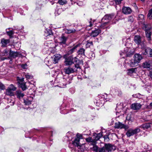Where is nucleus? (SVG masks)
<instances>
[{
    "label": "nucleus",
    "mask_w": 152,
    "mask_h": 152,
    "mask_svg": "<svg viewBox=\"0 0 152 152\" xmlns=\"http://www.w3.org/2000/svg\"><path fill=\"white\" fill-rule=\"evenodd\" d=\"M134 58V59L130 63V65L131 67L137 66L142 58V56L139 54H135Z\"/></svg>",
    "instance_id": "f257e3e1"
},
{
    "label": "nucleus",
    "mask_w": 152,
    "mask_h": 152,
    "mask_svg": "<svg viewBox=\"0 0 152 152\" xmlns=\"http://www.w3.org/2000/svg\"><path fill=\"white\" fill-rule=\"evenodd\" d=\"M79 68H80L79 65H76L73 67L71 66L65 67L64 68V70L65 74L69 75L77 71V69Z\"/></svg>",
    "instance_id": "f03ea898"
},
{
    "label": "nucleus",
    "mask_w": 152,
    "mask_h": 152,
    "mask_svg": "<svg viewBox=\"0 0 152 152\" xmlns=\"http://www.w3.org/2000/svg\"><path fill=\"white\" fill-rule=\"evenodd\" d=\"M143 29L145 31V35L146 37L148 38V40L151 39V28L149 25L144 24L143 26Z\"/></svg>",
    "instance_id": "7ed1b4c3"
},
{
    "label": "nucleus",
    "mask_w": 152,
    "mask_h": 152,
    "mask_svg": "<svg viewBox=\"0 0 152 152\" xmlns=\"http://www.w3.org/2000/svg\"><path fill=\"white\" fill-rule=\"evenodd\" d=\"M114 18V15L112 14L106 15L102 19V22H103V24L105 25L107 23L113 18Z\"/></svg>",
    "instance_id": "20e7f679"
},
{
    "label": "nucleus",
    "mask_w": 152,
    "mask_h": 152,
    "mask_svg": "<svg viewBox=\"0 0 152 152\" xmlns=\"http://www.w3.org/2000/svg\"><path fill=\"white\" fill-rule=\"evenodd\" d=\"M76 59V57L73 58L71 56H69L65 59L64 61L65 65L66 66L71 65L72 64L74 63V61H77L75 60Z\"/></svg>",
    "instance_id": "39448f33"
},
{
    "label": "nucleus",
    "mask_w": 152,
    "mask_h": 152,
    "mask_svg": "<svg viewBox=\"0 0 152 152\" xmlns=\"http://www.w3.org/2000/svg\"><path fill=\"white\" fill-rule=\"evenodd\" d=\"M140 131V129L138 128H137L134 130L130 129L127 131L126 133V134L127 137H130L131 136L138 133Z\"/></svg>",
    "instance_id": "423d86ee"
},
{
    "label": "nucleus",
    "mask_w": 152,
    "mask_h": 152,
    "mask_svg": "<svg viewBox=\"0 0 152 152\" xmlns=\"http://www.w3.org/2000/svg\"><path fill=\"white\" fill-rule=\"evenodd\" d=\"M115 128L117 129H124L125 130L129 128L128 126L124 125L119 122H116L115 124Z\"/></svg>",
    "instance_id": "0eeeda50"
},
{
    "label": "nucleus",
    "mask_w": 152,
    "mask_h": 152,
    "mask_svg": "<svg viewBox=\"0 0 152 152\" xmlns=\"http://www.w3.org/2000/svg\"><path fill=\"white\" fill-rule=\"evenodd\" d=\"M54 43L53 42H45L44 43L43 46V50H45L46 52L48 53V50L52 46H53Z\"/></svg>",
    "instance_id": "6e6552de"
},
{
    "label": "nucleus",
    "mask_w": 152,
    "mask_h": 152,
    "mask_svg": "<svg viewBox=\"0 0 152 152\" xmlns=\"http://www.w3.org/2000/svg\"><path fill=\"white\" fill-rule=\"evenodd\" d=\"M142 105L139 103H135L132 104L131 105V108L134 110H138L140 109Z\"/></svg>",
    "instance_id": "1a4fd4ad"
},
{
    "label": "nucleus",
    "mask_w": 152,
    "mask_h": 152,
    "mask_svg": "<svg viewBox=\"0 0 152 152\" xmlns=\"http://www.w3.org/2000/svg\"><path fill=\"white\" fill-rule=\"evenodd\" d=\"M60 43L62 44H65L67 39V37H66L64 34H62L59 38Z\"/></svg>",
    "instance_id": "9d476101"
},
{
    "label": "nucleus",
    "mask_w": 152,
    "mask_h": 152,
    "mask_svg": "<svg viewBox=\"0 0 152 152\" xmlns=\"http://www.w3.org/2000/svg\"><path fill=\"white\" fill-rule=\"evenodd\" d=\"M33 100V97L30 96H28L27 97L24 99V103L25 105H29L31 104Z\"/></svg>",
    "instance_id": "9b49d317"
},
{
    "label": "nucleus",
    "mask_w": 152,
    "mask_h": 152,
    "mask_svg": "<svg viewBox=\"0 0 152 152\" xmlns=\"http://www.w3.org/2000/svg\"><path fill=\"white\" fill-rule=\"evenodd\" d=\"M44 35L48 38L49 37H53L52 30L50 28H47L45 31Z\"/></svg>",
    "instance_id": "f8f14e48"
},
{
    "label": "nucleus",
    "mask_w": 152,
    "mask_h": 152,
    "mask_svg": "<svg viewBox=\"0 0 152 152\" xmlns=\"http://www.w3.org/2000/svg\"><path fill=\"white\" fill-rule=\"evenodd\" d=\"M137 68H132L129 69L127 71V74L129 75L133 76L136 74Z\"/></svg>",
    "instance_id": "ddd939ff"
},
{
    "label": "nucleus",
    "mask_w": 152,
    "mask_h": 152,
    "mask_svg": "<svg viewBox=\"0 0 152 152\" xmlns=\"http://www.w3.org/2000/svg\"><path fill=\"white\" fill-rule=\"evenodd\" d=\"M21 55V53L19 52H15L10 50V56L11 57L15 58L17 57L20 56Z\"/></svg>",
    "instance_id": "4468645a"
},
{
    "label": "nucleus",
    "mask_w": 152,
    "mask_h": 152,
    "mask_svg": "<svg viewBox=\"0 0 152 152\" xmlns=\"http://www.w3.org/2000/svg\"><path fill=\"white\" fill-rule=\"evenodd\" d=\"M61 57V55L60 54H56L53 55L52 58L53 63L55 64L58 63Z\"/></svg>",
    "instance_id": "2eb2a0df"
},
{
    "label": "nucleus",
    "mask_w": 152,
    "mask_h": 152,
    "mask_svg": "<svg viewBox=\"0 0 152 152\" xmlns=\"http://www.w3.org/2000/svg\"><path fill=\"white\" fill-rule=\"evenodd\" d=\"M125 56L127 57H130L133 55L134 53L133 50H131V49L126 48H125Z\"/></svg>",
    "instance_id": "dca6fc26"
},
{
    "label": "nucleus",
    "mask_w": 152,
    "mask_h": 152,
    "mask_svg": "<svg viewBox=\"0 0 152 152\" xmlns=\"http://www.w3.org/2000/svg\"><path fill=\"white\" fill-rule=\"evenodd\" d=\"M101 31L100 29H96L92 31L91 36L93 37H95L101 33Z\"/></svg>",
    "instance_id": "f3484780"
},
{
    "label": "nucleus",
    "mask_w": 152,
    "mask_h": 152,
    "mask_svg": "<svg viewBox=\"0 0 152 152\" xmlns=\"http://www.w3.org/2000/svg\"><path fill=\"white\" fill-rule=\"evenodd\" d=\"M122 12L125 14H129L132 12L131 9L129 7H124L122 9Z\"/></svg>",
    "instance_id": "a211bd4d"
},
{
    "label": "nucleus",
    "mask_w": 152,
    "mask_h": 152,
    "mask_svg": "<svg viewBox=\"0 0 152 152\" xmlns=\"http://www.w3.org/2000/svg\"><path fill=\"white\" fill-rule=\"evenodd\" d=\"M107 95L106 94H101L99 96V98L100 99H99L102 102L101 103L103 104L105 101V100L107 101L106 99L107 98Z\"/></svg>",
    "instance_id": "6ab92c4d"
},
{
    "label": "nucleus",
    "mask_w": 152,
    "mask_h": 152,
    "mask_svg": "<svg viewBox=\"0 0 152 152\" xmlns=\"http://www.w3.org/2000/svg\"><path fill=\"white\" fill-rule=\"evenodd\" d=\"M16 95L17 98L20 99L23 98L24 96L23 93L20 91H17L16 92Z\"/></svg>",
    "instance_id": "aec40b11"
},
{
    "label": "nucleus",
    "mask_w": 152,
    "mask_h": 152,
    "mask_svg": "<svg viewBox=\"0 0 152 152\" xmlns=\"http://www.w3.org/2000/svg\"><path fill=\"white\" fill-rule=\"evenodd\" d=\"M10 42L9 39H4L1 40V43L2 44L1 46L3 47H6L7 44L9 43Z\"/></svg>",
    "instance_id": "412c9836"
},
{
    "label": "nucleus",
    "mask_w": 152,
    "mask_h": 152,
    "mask_svg": "<svg viewBox=\"0 0 152 152\" xmlns=\"http://www.w3.org/2000/svg\"><path fill=\"white\" fill-rule=\"evenodd\" d=\"M142 49L143 50V51H144V52H143V54L144 55H148L149 53V51H150V50H148V49H150L151 48L147 47L145 46H144L143 47H142Z\"/></svg>",
    "instance_id": "4be33fe9"
},
{
    "label": "nucleus",
    "mask_w": 152,
    "mask_h": 152,
    "mask_svg": "<svg viewBox=\"0 0 152 152\" xmlns=\"http://www.w3.org/2000/svg\"><path fill=\"white\" fill-rule=\"evenodd\" d=\"M123 104L122 103H120L119 104H117L116 106V110L117 111L116 112V114L117 115L118 113H119V112H121V110H122L123 108Z\"/></svg>",
    "instance_id": "5701e85b"
},
{
    "label": "nucleus",
    "mask_w": 152,
    "mask_h": 152,
    "mask_svg": "<svg viewBox=\"0 0 152 152\" xmlns=\"http://www.w3.org/2000/svg\"><path fill=\"white\" fill-rule=\"evenodd\" d=\"M134 41L138 45L140 44L141 42L140 36L138 35L135 36L134 39Z\"/></svg>",
    "instance_id": "b1692460"
},
{
    "label": "nucleus",
    "mask_w": 152,
    "mask_h": 152,
    "mask_svg": "<svg viewBox=\"0 0 152 152\" xmlns=\"http://www.w3.org/2000/svg\"><path fill=\"white\" fill-rule=\"evenodd\" d=\"M143 67L144 68H146L149 69H152V66L150 64L147 62H145L143 64Z\"/></svg>",
    "instance_id": "393cba45"
},
{
    "label": "nucleus",
    "mask_w": 152,
    "mask_h": 152,
    "mask_svg": "<svg viewBox=\"0 0 152 152\" xmlns=\"http://www.w3.org/2000/svg\"><path fill=\"white\" fill-rule=\"evenodd\" d=\"M12 91L8 88L6 90L5 94L6 95L11 96H14L15 94Z\"/></svg>",
    "instance_id": "a878e982"
},
{
    "label": "nucleus",
    "mask_w": 152,
    "mask_h": 152,
    "mask_svg": "<svg viewBox=\"0 0 152 152\" xmlns=\"http://www.w3.org/2000/svg\"><path fill=\"white\" fill-rule=\"evenodd\" d=\"M86 142L90 143L92 145H94L96 144V141L92 139L91 137H89L88 138H86Z\"/></svg>",
    "instance_id": "bb28decb"
},
{
    "label": "nucleus",
    "mask_w": 152,
    "mask_h": 152,
    "mask_svg": "<svg viewBox=\"0 0 152 152\" xmlns=\"http://www.w3.org/2000/svg\"><path fill=\"white\" fill-rule=\"evenodd\" d=\"M151 125L152 124L151 123H146L142 124L140 126V127L143 128L144 129H147L148 128H150Z\"/></svg>",
    "instance_id": "cd10ccee"
},
{
    "label": "nucleus",
    "mask_w": 152,
    "mask_h": 152,
    "mask_svg": "<svg viewBox=\"0 0 152 152\" xmlns=\"http://www.w3.org/2000/svg\"><path fill=\"white\" fill-rule=\"evenodd\" d=\"M105 148L106 151L109 152L111 151L113 149V146L110 144H106L105 145Z\"/></svg>",
    "instance_id": "c85d7f7f"
},
{
    "label": "nucleus",
    "mask_w": 152,
    "mask_h": 152,
    "mask_svg": "<svg viewBox=\"0 0 152 152\" xmlns=\"http://www.w3.org/2000/svg\"><path fill=\"white\" fill-rule=\"evenodd\" d=\"M80 144L79 138H75L72 142V144L75 146H78L80 145Z\"/></svg>",
    "instance_id": "c756f323"
},
{
    "label": "nucleus",
    "mask_w": 152,
    "mask_h": 152,
    "mask_svg": "<svg viewBox=\"0 0 152 152\" xmlns=\"http://www.w3.org/2000/svg\"><path fill=\"white\" fill-rule=\"evenodd\" d=\"M65 33L69 34L70 33H73L75 32L76 30L74 29H64Z\"/></svg>",
    "instance_id": "7c9ffc66"
},
{
    "label": "nucleus",
    "mask_w": 152,
    "mask_h": 152,
    "mask_svg": "<svg viewBox=\"0 0 152 152\" xmlns=\"http://www.w3.org/2000/svg\"><path fill=\"white\" fill-rule=\"evenodd\" d=\"M11 28H9L6 29V33L11 38L12 37V35L14 34V33L12 30H10L7 31V30H10Z\"/></svg>",
    "instance_id": "2f4dec72"
},
{
    "label": "nucleus",
    "mask_w": 152,
    "mask_h": 152,
    "mask_svg": "<svg viewBox=\"0 0 152 152\" xmlns=\"http://www.w3.org/2000/svg\"><path fill=\"white\" fill-rule=\"evenodd\" d=\"M19 83L20 84L19 86L23 91H24L26 89V87L25 82H20Z\"/></svg>",
    "instance_id": "473e14b6"
},
{
    "label": "nucleus",
    "mask_w": 152,
    "mask_h": 152,
    "mask_svg": "<svg viewBox=\"0 0 152 152\" xmlns=\"http://www.w3.org/2000/svg\"><path fill=\"white\" fill-rule=\"evenodd\" d=\"M144 15L142 14H140L139 15L138 17V20L140 22L143 23L144 21Z\"/></svg>",
    "instance_id": "72a5a7b5"
},
{
    "label": "nucleus",
    "mask_w": 152,
    "mask_h": 152,
    "mask_svg": "<svg viewBox=\"0 0 152 152\" xmlns=\"http://www.w3.org/2000/svg\"><path fill=\"white\" fill-rule=\"evenodd\" d=\"M102 136V133H100L96 134V135L94 137V140L96 141L98 140Z\"/></svg>",
    "instance_id": "f704fd0d"
},
{
    "label": "nucleus",
    "mask_w": 152,
    "mask_h": 152,
    "mask_svg": "<svg viewBox=\"0 0 152 152\" xmlns=\"http://www.w3.org/2000/svg\"><path fill=\"white\" fill-rule=\"evenodd\" d=\"M78 46V45H76L75 46H74L68 52V54H72L75 50L76 49V48Z\"/></svg>",
    "instance_id": "c9c22d12"
},
{
    "label": "nucleus",
    "mask_w": 152,
    "mask_h": 152,
    "mask_svg": "<svg viewBox=\"0 0 152 152\" xmlns=\"http://www.w3.org/2000/svg\"><path fill=\"white\" fill-rule=\"evenodd\" d=\"M85 50L83 48H80L77 51L78 54L84 55Z\"/></svg>",
    "instance_id": "e433bc0d"
},
{
    "label": "nucleus",
    "mask_w": 152,
    "mask_h": 152,
    "mask_svg": "<svg viewBox=\"0 0 152 152\" xmlns=\"http://www.w3.org/2000/svg\"><path fill=\"white\" fill-rule=\"evenodd\" d=\"M64 81L66 80V83H65V85H66L67 84H69L71 83V81L72 80V78L71 77L70 78L69 77H67L65 80L64 79Z\"/></svg>",
    "instance_id": "4c0bfd02"
},
{
    "label": "nucleus",
    "mask_w": 152,
    "mask_h": 152,
    "mask_svg": "<svg viewBox=\"0 0 152 152\" xmlns=\"http://www.w3.org/2000/svg\"><path fill=\"white\" fill-rule=\"evenodd\" d=\"M10 50L7 49L4 50L3 53L4 54L3 55L4 56H8L9 54L10 55Z\"/></svg>",
    "instance_id": "58836bf2"
},
{
    "label": "nucleus",
    "mask_w": 152,
    "mask_h": 152,
    "mask_svg": "<svg viewBox=\"0 0 152 152\" xmlns=\"http://www.w3.org/2000/svg\"><path fill=\"white\" fill-rule=\"evenodd\" d=\"M148 17L150 19H152V9L149 10L148 14Z\"/></svg>",
    "instance_id": "ea45409f"
},
{
    "label": "nucleus",
    "mask_w": 152,
    "mask_h": 152,
    "mask_svg": "<svg viewBox=\"0 0 152 152\" xmlns=\"http://www.w3.org/2000/svg\"><path fill=\"white\" fill-rule=\"evenodd\" d=\"M58 3L60 4L63 5L67 3L66 0H58Z\"/></svg>",
    "instance_id": "a19ab883"
},
{
    "label": "nucleus",
    "mask_w": 152,
    "mask_h": 152,
    "mask_svg": "<svg viewBox=\"0 0 152 152\" xmlns=\"http://www.w3.org/2000/svg\"><path fill=\"white\" fill-rule=\"evenodd\" d=\"M8 88L13 91H15L16 89V87L14 86L13 84L10 85Z\"/></svg>",
    "instance_id": "79ce46f5"
},
{
    "label": "nucleus",
    "mask_w": 152,
    "mask_h": 152,
    "mask_svg": "<svg viewBox=\"0 0 152 152\" xmlns=\"http://www.w3.org/2000/svg\"><path fill=\"white\" fill-rule=\"evenodd\" d=\"M50 48L48 51H50L51 53H54L56 51V48L55 47L54 45L53 46L51 47Z\"/></svg>",
    "instance_id": "37998d69"
},
{
    "label": "nucleus",
    "mask_w": 152,
    "mask_h": 152,
    "mask_svg": "<svg viewBox=\"0 0 152 152\" xmlns=\"http://www.w3.org/2000/svg\"><path fill=\"white\" fill-rule=\"evenodd\" d=\"M116 94L118 96H121L122 95V91L119 90H117L116 91Z\"/></svg>",
    "instance_id": "c03bdc74"
},
{
    "label": "nucleus",
    "mask_w": 152,
    "mask_h": 152,
    "mask_svg": "<svg viewBox=\"0 0 152 152\" xmlns=\"http://www.w3.org/2000/svg\"><path fill=\"white\" fill-rule=\"evenodd\" d=\"M25 77L27 79H32L33 78V77L28 74H26L25 75Z\"/></svg>",
    "instance_id": "a18cd8bd"
},
{
    "label": "nucleus",
    "mask_w": 152,
    "mask_h": 152,
    "mask_svg": "<svg viewBox=\"0 0 152 152\" xmlns=\"http://www.w3.org/2000/svg\"><path fill=\"white\" fill-rule=\"evenodd\" d=\"M125 49L124 52L121 51L120 52V55L122 58H124L126 56H125Z\"/></svg>",
    "instance_id": "49530a36"
},
{
    "label": "nucleus",
    "mask_w": 152,
    "mask_h": 152,
    "mask_svg": "<svg viewBox=\"0 0 152 152\" xmlns=\"http://www.w3.org/2000/svg\"><path fill=\"white\" fill-rule=\"evenodd\" d=\"M93 45V42L92 41L88 42L86 45V47L87 48L89 47L90 46Z\"/></svg>",
    "instance_id": "de8ad7c7"
},
{
    "label": "nucleus",
    "mask_w": 152,
    "mask_h": 152,
    "mask_svg": "<svg viewBox=\"0 0 152 152\" xmlns=\"http://www.w3.org/2000/svg\"><path fill=\"white\" fill-rule=\"evenodd\" d=\"M134 18L132 16H130L128 18V21L132 23L134 21Z\"/></svg>",
    "instance_id": "09e8293b"
},
{
    "label": "nucleus",
    "mask_w": 152,
    "mask_h": 152,
    "mask_svg": "<svg viewBox=\"0 0 152 152\" xmlns=\"http://www.w3.org/2000/svg\"><path fill=\"white\" fill-rule=\"evenodd\" d=\"M103 22H101V24L99 25V27L101 28H105V27L107 24H105V25H104L103 24Z\"/></svg>",
    "instance_id": "8fccbe9b"
},
{
    "label": "nucleus",
    "mask_w": 152,
    "mask_h": 152,
    "mask_svg": "<svg viewBox=\"0 0 152 152\" xmlns=\"http://www.w3.org/2000/svg\"><path fill=\"white\" fill-rule=\"evenodd\" d=\"M90 57L91 58H94L95 57V55L94 53H93L92 52H91L90 53Z\"/></svg>",
    "instance_id": "3c124183"
},
{
    "label": "nucleus",
    "mask_w": 152,
    "mask_h": 152,
    "mask_svg": "<svg viewBox=\"0 0 152 152\" xmlns=\"http://www.w3.org/2000/svg\"><path fill=\"white\" fill-rule=\"evenodd\" d=\"M105 150V147H103L99 149L98 151L99 152H104Z\"/></svg>",
    "instance_id": "603ef678"
},
{
    "label": "nucleus",
    "mask_w": 152,
    "mask_h": 152,
    "mask_svg": "<svg viewBox=\"0 0 152 152\" xmlns=\"http://www.w3.org/2000/svg\"><path fill=\"white\" fill-rule=\"evenodd\" d=\"M93 145V150L95 151H97L98 150V147L96 145Z\"/></svg>",
    "instance_id": "864d4df0"
},
{
    "label": "nucleus",
    "mask_w": 152,
    "mask_h": 152,
    "mask_svg": "<svg viewBox=\"0 0 152 152\" xmlns=\"http://www.w3.org/2000/svg\"><path fill=\"white\" fill-rule=\"evenodd\" d=\"M76 136L77 138H79V141L80 139H82V136L80 134H77Z\"/></svg>",
    "instance_id": "5fc2aeb1"
},
{
    "label": "nucleus",
    "mask_w": 152,
    "mask_h": 152,
    "mask_svg": "<svg viewBox=\"0 0 152 152\" xmlns=\"http://www.w3.org/2000/svg\"><path fill=\"white\" fill-rule=\"evenodd\" d=\"M117 4H119L121 3L122 0H114Z\"/></svg>",
    "instance_id": "6e6d98bb"
},
{
    "label": "nucleus",
    "mask_w": 152,
    "mask_h": 152,
    "mask_svg": "<svg viewBox=\"0 0 152 152\" xmlns=\"http://www.w3.org/2000/svg\"><path fill=\"white\" fill-rule=\"evenodd\" d=\"M148 50H150L149 51V53H148V55L151 57H152V49L151 48L150 49H148Z\"/></svg>",
    "instance_id": "4d7b16f0"
},
{
    "label": "nucleus",
    "mask_w": 152,
    "mask_h": 152,
    "mask_svg": "<svg viewBox=\"0 0 152 152\" xmlns=\"http://www.w3.org/2000/svg\"><path fill=\"white\" fill-rule=\"evenodd\" d=\"M27 67V65L26 64H23L21 65V67L23 69H26Z\"/></svg>",
    "instance_id": "13d9d810"
},
{
    "label": "nucleus",
    "mask_w": 152,
    "mask_h": 152,
    "mask_svg": "<svg viewBox=\"0 0 152 152\" xmlns=\"http://www.w3.org/2000/svg\"><path fill=\"white\" fill-rule=\"evenodd\" d=\"M4 86L2 84H0V90H3L4 89Z\"/></svg>",
    "instance_id": "bf43d9fd"
},
{
    "label": "nucleus",
    "mask_w": 152,
    "mask_h": 152,
    "mask_svg": "<svg viewBox=\"0 0 152 152\" xmlns=\"http://www.w3.org/2000/svg\"><path fill=\"white\" fill-rule=\"evenodd\" d=\"M149 76L152 78V70L149 71Z\"/></svg>",
    "instance_id": "052dcab7"
},
{
    "label": "nucleus",
    "mask_w": 152,
    "mask_h": 152,
    "mask_svg": "<svg viewBox=\"0 0 152 152\" xmlns=\"http://www.w3.org/2000/svg\"><path fill=\"white\" fill-rule=\"evenodd\" d=\"M1 60L3 61V60H4L5 59H7V58L6 57H3V58H1Z\"/></svg>",
    "instance_id": "680f3d73"
},
{
    "label": "nucleus",
    "mask_w": 152,
    "mask_h": 152,
    "mask_svg": "<svg viewBox=\"0 0 152 152\" xmlns=\"http://www.w3.org/2000/svg\"><path fill=\"white\" fill-rule=\"evenodd\" d=\"M89 24V26L91 27L92 26V22L91 21H90Z\"/></svg>",
    "instance_id": "e2e57ef3"
},
{
    "label": "nucleus",
    "mask_w": 152,
    "mask_h": 152,
    "mask_svg": "<svg viewBox=\"0 0 152 152\" xmlns=\"http://www.w3.org/2000/svg\"><path fill=\"white\" fill-rule=\"evenodd\" d=\"M133 96L134 97H138V96L137 95H133Z\"/></svg>",
    "instance_id": "0e129e2a"
},
{
    "label": "nucleus",
    "mask_w": 152,
    "mask_h": 152,
    "mask_svg": "<svg viewBox=\"0 0 152 152\" xmlns=\"http://www.w3.org/2000/svg\"><path fill=\"white\" fill-rule=\"evenodd\" d=\"M104 139H106L108 138V136H104Z\"/></svg>",
    "instance_id": "69168bd1"
},
{
    "label": "nucleus",
    "mask_w": 152,
    "mask_h": 152,
    "mask_svg": "<svg viewBox=\"0 0 152 152\" xmlns=\"http://www.w3.org/2000/svg\"><path fill=\"white\" fill-rule=\"evenodd\" d=\"M14 102H12V104H11V105H14Z\"/></svg>",
    "instance_id": "338daca9"
},
{
    "label": "nucleus",
    "mask_w": 152,
    "mask_h": 152,
    "mask_svg": "<svg viewBox=\"0 0 152 152\" xmlns=\"http://www.w3.org/2000/svg\"><path fill=\"white\" fill-rule=\"evenodd\" d=\"M32 89H31L29 90V91H32Z\"/></svg>",
    "instance_id": "774afa93"
}]
</instances>
